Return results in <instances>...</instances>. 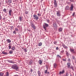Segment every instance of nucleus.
Masks as SVG:
<instances>
[{
	"label": "nucleus",
	"mask_w": 76,
	"mask_h": 76,
	"mask_svg": "<svg viewBox=\"0 0 76 76\" xmlns=\"http://www.w3.org/2000/svg\"><path fill=\"white\" fill-rule=\"evenodd\" d=\"M11 67L12 69L16 70L17 71L18 70V69H19V68H18V66H17V65H12Z\"/></svg>",
	"instance_id": "nucleus-1"
},
{
	"label": "nucleus",
	"mask_w": 76,
	"mask_h": 76,
	"mask_svg": "<svg viewBox=\"0 0 76 76\" xmlns=\"http://www.w3.org/2000/svg\"><path fill=\"white\" fill-rule=\"evenodd\" d=\"M48 24L46 23H45L44 25H43V28H44L45 31H47L46 28H47V27H48Z\"/></svg>",
	"instance_id": "nucleus-2"
},
{
	"label": "nucleus",
	"mask_w": 76,
	"mask_h": 76,
	"mask_svg": "<svg viewBox=\"0 0 76 76\" xmlns=\"http://www.w3.org/2000/svg\"><path fill=\"white\" fill-rule=\"evenodd\" d=\"M33 17H34V19H35L36 20H38V19H39L37 15H33Z\"/></svg>",
	"instance_id": "nucleus-3"
},
{
	"label": "nucleus",
	"mask_w": 76,
	"mask_h": 76,
	"mask_svg": "<svg viewBox=\"0 0 76 76\" xmlns=\"http://www.w3.org/2000/svg\"><path fill=\"white\" fill-rule=\"evenodd\" d=\"M57 16H60L61 14H60V11H59L57 12Z\"/></svg>",
	"instance_id": "nucleus-4"
},
{
	"label": "nucleus",
	"mask_w": 76,
	"mask_h": 76,
	"mask_svg": "<svg viewBox=\"0 0 76 76\" xmlns=\"http://www.w3.org/2000/svg\"><path fill=\"white\" fill-rule=\"evenodd\" d=\"M54 4L55 5V7H57V3L56 0H54Z\"/></svg>",
	"instance_id": "nucleus-5"
},
{
	"label": "nucleus",
	"mask_w": 76,
	"mask_h": 76,
	"mask_svg": "<svg viewBox=\"0 0 76 76\" xmlns=\"http://www.w3.org/2000/svg\"><path fill=\"white\" fill-rule=\"evenodd\" d=\"M73 5L72 4L71 5V7L70 8V10L71 11H73Z\"/></svg>",
	"instance_id": "nucleus-6"
},
{
	"label": "nucleus",
	"mask_w": 76,
	"mask_h": 76,
	"mask_svg": "<svg viewBox=\"0 0 76 76\" xmlns=\"http://www.w3.org/2000/svg\"><path fill=\"white\" fill-rule=\"evenodd\" d=\"M70 51L71 52V53H75V51L74 50L71 49L70 48Z\"/></svg>",
	"instance_id": "nucleus-7"
},
{
	"label": "nucleus",
	"mask_w": 76,
	"mask_h": 76,
	"mask_svg": "<svg viewBox=\"0 0 76 76\" xmlns=\"http://www.w3.org/2000/svg\"><path fill=\"white\" fill-rule=\"evenodd\" d=\"M31 26L33 28H34V29H35V26H34L33 23H31Z\"/></svg>",
	"instance_id": "nucleus-8"
},
{
	"label": "nucleus",
	"mask_w": 76,
	"mask_h": 76,
	"mask_svg": "<svg viewBox=\"0 0 76 76\" xmlns=\"http://www.w3.org/2000/svg\"><path fill=\"white\" fill-rule=\"evenodd\" d=\"M2 53L3 54H4V55H7V54H8V53L4 51H3L2 52Z\"/></svg>",
	"instance_id": "nucleus-9"
},
{
	"label": "nucleus",
	"mask_w": 76,
	"mask_h": 76,
	"mask_svg": "<svg viewBox=\"0 0 76 76\" xmlns=\"http://www.w3.org/2000/svg\"><path fill=\"white\" fill-rule=\"evenodd\" d=\"M66 54L67 56V57H69V54H70L68 52H67V51H66Z\"/></svg>",
	"instance_id": "nucleus-10"
},
{
	"label": "nucleus",
	"mask_w": 76,
	"mask_h": 76,
	"mask_svg": "<svg viewBox=\"0 0 76 76\" xmlns=\"http://www.w3.org/2000/svg\"><path fill=\"white\" fill-rule=\"evenodd\" d=\"M7 61H8L9 63H13V64L15 63V62H14V61H12L8 60Z\"/></svg>",
	"instance_id": "nucleus-11"
},
{
	"label": "nucleus",
	"mask_w": 76,
	"mask_h": 76,
	"mask_svg": "<svg viewBox=\"0 0 76 76\" xmlns=\"http://www.w3.org/2000/svg\"><path fill=\"white\" fill-rule=\"evenodd\" d=\"M62 46L64 48H67L68 47L67 46H66L65 45L63 44L62 45Z\"/></svg>",
	"instance_id": "nucleus-12"
},
{
	"label": "nucleus",
	"mask_w": 76,
	"mask_h": 76,
	"mask_svg": "<svg viewBox=\"0 0 76 76\" xmlns=\"http://www.w3.org/2000/svg\"><path fill=\"white\" fill-rule=\"evenodd\" d=\"M12 10H10L9 12V15L10 16H11L12 15L11 14V13H12Z\"/></svg>",
	"instance_id": "nucleus-13"
},
{
	"label": "nucleus",
	"mask_w": 76,
	"mask_h": 76,
	"mask_svg": "<svg viewBox=\"0 0 76 76\" xmlns=\"http://www.w3.org/2000/svg\"><path fill=\"white\" fill-rule=\"evenodd\" d=\"M53 26L55 28H56L57 27V24H56V23H54L53 24Z\"/></svg>",
	"instance_id": "nucleus-14"
},
{
	"label": "nucleus",
	"mask_w": 76,
	"mask_h": 76,
	"mask_svg": "<svg viewBox=\"0 0 76 76\" xmlns=\"http://www.w3.org/2000/svg\"><path fill=\"white\" fill-rule=\"evenodd\" d=\"M68 68H70V63H67Z\"/></svg>",
	"instance_id": "nucleus-15"
},
{
	"label": "nucleus",
	"mask_w": 76,
	"mask_h": 76,
	"mask_svg": "<svg viewBox=\"0 0 76 76\" xmlns=\"http://www.w3.org/2000/svg\"><path fill=\"white\" fill-rule=\"evenodd\" d=\"M45 73L46 74H49V73H50V72H47V70H45Z\"/></svg>",
	"instance_id": "nucleus-16"
},
{
	"label": "nucleus",
	"mask_w": 76,
	"mask_h": 76,
	"mask_svg": "<svg viewBox=\"0 0 76 76\" xmlns=\"http://www.w3.org/2000/svg\"><path fill=\"white\" fill-rule=\"evenodd\" d=\"M31 64H32V60L30 61L29 62V65H31Z\"/></svg>",
	"instance_id": "nucleus-17"
},
{
	"label": "nucleus",
	"mask_w": 76,
	"mask_h": 76,
	"mask_svg": "<svg viewBox=\"0 0 76 76\" xmlns=\"http://www.w3.org/2000/svg\"><path fill=\"white\" fill-rule=\"evenodd\" d=\"M64 72V71L63 70L62 71V72H60L59 73V75H61V74H63V73Z\"/></svg>",
	"instance_id": "nucleus-18"
},
{
	"label": "nucleus",
	"mask_w": 76,
	"mask_h": 76,
	"mask_svg": "<svg viewBox=\"0 0 76 76\" xmlns=\"http://www.w3.org/2000/svg\"><path fill=\"white\" fill-rule=\"evenodd\" d=\"M38 74L39 76H40L41 75V72L39 71H38Z\"/></svg>",
	"instance_id": "nucleus-19"
},
{
	"label": "nucleus",
	"mask_w": 76,
	"mask_h": 76,
	"mask_svg": "<svg viewBox=\"0 0 76 76\" xmlns=\"http://www.w3.org/2000/svg\"><path fill=\"white\" fill-rule=\"evenodd\" d=\"M62 30H63V29L62 28H60L59 29V32H61V31H62Z\"/></svg>",
	"instance_id": "nucleus-20"
},
{
	"label": "nucleus",
	"mask_w": 76,
	"mask_h": 76,
	"mask_svg": "<svg viewBox=\"0 0 76 76\" xmlns=\"http://www.w3.org/2000/svg\"><path fill=\"white\" fill-rule=\"evenodd\" d=\"M66 10H69V7L68 6L66 7L65 8Z\"/></svg>",
	"instance_id": "nucleus-21"
},
{
	"label": "nucleus",
	"mask_w": 76,
	"mask_h": 76,
	"mask_svg": "<svg viewBox=\"0 0 76 76\" xmlns=\"http://www.w3.org/2000/svg\"><path fill=\"white\" fill-rule=\"evenodd\" d=\"M7 42H8L9 43H10V42H11V41L10 40V39H8L7 40Z\"/></svg>",
	"instance_id": "nucleus-22"
},
{
	"label": "nucleus",
	"mask_w": 76,
	"mask_h": 76,
	"mask_svg": "<svg viewBox=\"0 0 76 76\" xmlns=\"http://www.w3.org/2000/svg\"><path fill=\"white\" fill-rule=\"evenodd\" d=\"M4 73L2 72H0V76H3Z\"/></svg>",
	"instance_id": "nucleus-23"
},
{
	"label": "nucleus",
	"mask_w": 76,
	"mask_h": 76,
	"mask_svg": "<svg viewBox=\"0 0 76 76\" xmlns=\"http://www.w3.org/2000/svg\"><path fill=\"white\" fill-rule=\"evenodd\" d=\"M69 67L70 69H72L73 70H74V69H73V67L72 66H71L70 67L69 66Z\"/></svg>",
	"instance_id": "nucleus-24"
},
{
	"label": "nucleus",
	"mask_w": 76,
	"mask_h": 76,
	"mask_svg": "<svg viewBox=\"0 0 76 76\" xmlns=\"http://www.w3.org/2000/svg\"><path fill=\"white\" fill-rule=\"evenodd\" d=\"M39 63L40 64H41L42 63V61L41 60H39Z\"/></svg>",
	"instance_id": "nucleus-25"
},
{
	"label": "nucleus",
	"mask_w": 76,
	"mask_h": 76,
	"mask_svg": "<svg viewBox=\"0 0 76 76\" xmlns=\"http://www.w3.org/2000/svg\"><path fill=\"white\" fill-rule=\"evenodd\" d=\"M38 45L39 46H41L42 45V43L41 42L39 43Z\"/></svg>",
	"instance_id": "nucleus-26"
},
{
	"label": "nucleus",
	"mask_w": 76,
	"mask_h": 76,
	"mask_svg": "<svg viewBox=\"0 0 76 76\" xmlns=\"http://www.w3.org/2000/svg\"><path fill=\"white\" fill-rule=\"evenodd\" d=\"M8 1L9 3H12V0H8Z\"/></svg>",
	"instance_id": "nucleus-27"
},
{
	"label": "nucleus",
	"mask_w": 76,
	"mask_h": 76,
	"mask_svg": "<svg viewBox=\"0 0 76 76\" xmlns=\"http://www.w3.org/2000/svg\"><path fill=\"white\" fill-rule=\"evenodd\" d=\"M15 47L14 46L12 48V50H15Z\"/></svg>",
	"instance_id": "nucleus-28"
},
{
	"label": "nucleus",
	"mask_w": 76,
	"mask_h": 76,
	"mask_svg": "<svg viewBox=\"0 0 76 76\" xmlns=\"http://www.w3.org/2000/svg\"><path fill=\"white\" fill-rule=\"evenodd\" d=\"M54 67L55 68H56V66H57V65L56 64H54Z\"/></svg>",
	"instance_id": "nucleus-29"
},
{
	"label": "nucleus",
	"mask_w": 76,
	"mask_h": 76,
	"mask_svg": "<svg viewBox=\"0 0 76 76\" xmlns=\"http://www.w3.org/2000/svg\"><path fill=\"white\" fill-rule=\"evenodd\" d=\"M6 76H9V72H7L6 74Z\"/></svg>",
	"instance_id": "nucleus-30"
},
{
	"label": "nucleus",
	"mask_w": 76,
	"mask_h": 76,
	"mask_svg": "<svg viewBox=\"0 0 76 76\" xmlns=\"http://www.w3.org/2000/svg\"><path fill=\"white\" fill-rule=\"evenodd\" d=\"M10 54H12L13 53V51L12 50H11L9 52Z\"/></svg>",
	"instance_id": "nucleus-31"
},
{
	"label": "nucleus",
	"mask_w": 76,
	"mask_h": 76,
	"mask_svg": "<svg viewBox=\"0 0 76 76\" xmlns=\"http://www.w3.org/2000/svg\"><path fill=\"white\" fill-rule=\"evenodd\" d=\"M15 31H19V30H18V29L17 28H16L15 29Z\"/></svg>",
	"instance_id": "nucleus-32"
},
{
	"label": "nucleus",
	"mask_w": 76,
	"mask_h": 76,
	"mask_svg": "<svg viewBox=\"0 0 76 76\" xmlns=\"http://www.w3.org/2000/svg\"><path fill=\"white\" fill-rule=\"evenodd\" d=\"M19 19H20V21H21V20H22V17H20Z\"/></svg>",
	"instance_id": "nucleus-33"
},
{
	"label": "nucleus",
	"mask_w": 76,
	"mask_h": 76,
	"mask_svg": "<svg viewBox=\"0 0 76 76\" xmlns=\"http://www.w3.org/2000/svg\"><path fill=\"white\" fill-rule=\"evenodd\" d=\"M64 50H63L61 51V53H64Z\"/></svg>",
	"instance_id": "nucleus-34"
},
{
	"label": "nucleus",
	"mask_w": 76,
	"mask_h": 76,
	"mask_svg": "<svg viewBox=\"0 0 76 76\" xmlns=\"http://www.w3.org/2000/svg\"><path fill=\"white\" fill-rule=\"evenodd\" d=\"M57 57H59V58H61V56H60V55H57Z\"/></svg>",
	"instance_id": "nucleus-35"
},
{
	"label": "nucleus",
	"mask_w": 76,
	"mask_h": 76,
	"mask_svg": "<svg viewBox=\"0 0 76 76\" xmlns=\"http://www.w3.org/2000/svg\"><path fill=\"white\" fill-rule=\"evenodd\" d=\"M75 12H74L73 13V14H72V16H75Z\"/></svg>",
	"instance_id": "nucleus-36"
},
{
	"label": "nucleus",
	"mask_w": 76,
	"mask_h": 76,
	"mask_svg": "<svg viewBox=\"0 0 76 76\" xmlns=\"http://www.w3.org/2000/svg\"><path fill=\"white\" fill-rule=\"evenodd\" d=\"M3 11H4V12H6V9H4V10H3Z\"/></svg>",
	"instance_id": "nucleus-37"
},
{
	"label": "nucleus",
	"mask_w": 76,
	"mask_h": 76,
	"mask_svg": "<svg viewBox=\"0 0 76 76\" xmlns=\"http://www.w3.org/2000/svg\"><path fill=\"white\" fill-rule=\"evenodd\" d=\"M13 34H16V32L14 31L13 32Z\"/></svg>",
	"instance_id": "nucleus-38"
},
{
	"label": "nucleus",
	"mask_w": 76,
	"mask_h": 76,
	"mask_svg": "<svg viewBox=\"0 0 76 76\" xmlns=\"http://www.w3.org/2000/svg\"><path fill=\"white\" fill-rule=\"evenodd\" d=\"M24 51L25 52H27V50H26V49H25Z\"/></svg>",
	"instance_id": "nucleus-39"
},
{
	"label": "nucleus",
	"mask_w": 76,
	"mask_h": 76,
	"mask_svg": "<svg viewBox=\"0 0 76 76\" xmlns=\"http://www.w3.org/2000/svg\"><path fill=\"white\" fill-rule=\"evenodd\" d=\"M54 44H57V42L55 41V42H54Z\"/></svg>",
	"instance_id": "nucleus-40"
},
{
	"label": "nucleus",
	"mask_w": 76,
	"mask_h": 76,
	"mask_svg": "<svg viewBox=\"0 0 76 76\" xmlns=\"http://www.w3.org/2000/svg\"><path fill=\"white\" fill-rule=\"evenodd\" d=\"M63 60L64 61H66V59H63Z\"/></svg>",
	"instance_id": "nucleus-41"
},
{
	"label": "nucleus",
	"mask_w": 76,
	"mask_h": 76,
	"mask_svg": "<svg viewBox=\"0 0 76 76\" xmlns=\"http://www.w3.org/2000/svg\"><path fill=\"white\" fill-rule=\"evenodd\" d=\"M9 49H10L11 48V46L9 45Z\"/></svg>",
	"instance_id": "nucleus-42"
},
{
	"label": "nucleus",
	"mask_w": 76,
	"mask_h": 76,
	"mask_svg": "<svg viewBox=\"0 0 76 76\" xmlns=\"http://www.w3.org/2000/svg\"><path fill=\"white\" fill-rule=\"evenodd\" d=\"M38 15L39 16H41V14H38Z\"/></svg>",
	"instance_id": "nucleus-43"
},
{
	"label": "nucleus",
	"mask_w": 76,
	"mask_h": 76,
	"mask_svg": "<svg viewBox=\"0 0 76 76\" xmlns=\"http://www.w3.org/2000/svg\"><path fill=\"white\" fill-rule=\"evenodd\" d=\"M28 12L27 11L25 12L26 14H28Z\"/></svg>",
	"instance_id": "nucleus-44"
},
{
	"label": "nucleus",
	"mask_w": 76,
	"mask_h": 76,
	"mask_svg": "<svg viewBox=\"0 0 76 76\" xmlns=\"http://www.w3.org/2000/svg\"><path fill=\"white\" fill-rule=\"evenodd\" d=\"M70 1L73 2L74 1V0H69Z\"/></svg>",
	"instance_id": "nucleus-45"
},
{
	"label": "nucleus",
	"mask_w": 76,
	"mask_h": 76,
	"mask_svg": "<svg viewBox=\"0 0 76 76\" xmlns=\"http://www.w3.org/2000/svg\"><path fill=\"white\" fill-rule=\"evenodd\" d=\"M68 75H69V74H68V73H66V76H68Z\"/></svg>",
	"instance_id": "nucleus-46"
},
{
	"label": "nucleus",
	"mask_w": 76,
	"mask_h": 76,
	"mask_svg": "<svg viewBox=\"0 0 76 76\" xmlns=\"http://www.w3.org/2000/svg\"><path fill=\"white\" fill-rule=\"evenodd\" d=\"M1 19H2L1 16V15H0V20H1Z\"/></svg>",
	"instance_id": "nucleus-47"
},
{
	"label": "nucleus",
	"mask_w": 76,
	"mask_h": 76,
	"mask_svg": "<svg viewBox=\"0 0 76 76\" xmlns=\"http://www.w3.org/2000/svg\"><path fill=\"white\" fill-rule=\"evenodd\" d=\"M68 61H70V59H68Z\"/></svg>",
	"instance_id": "nucleus-48"
},
{
	"label": "nucleus",
	"mask_w": 76,
	"mask_h": 76,
	"mask_svg": "<svg viewBox=\"0 0 76 76\" xmlns=\"http://www.w3.org/2000/svg\"><path fill=\"white\" fill-rule=\"evenodd\" d=\"M58 49V47H57L56 48V50H57Z\"/></svg>",
	"instance_id": "nucleus-49"
},
{
	"label": "nucleus",
	"mask_w": 76,
	"mask_h": 76,
	"mask_svg": "<svg viewBox=\"0 0 76 76\" xmlns=\"http://www.w3.org/2000/svg\"><path fill=\"white\" fill-rule=\"evenodd\" d=\"M47 21L48 22H50V20H47Z\"/></svg>",
	"instance_id": "nucleus-50"
},
{
	"label": "nucleus",
	"mask_w": 76,
	"mask_h": 76,
	"mask_svg": "<svg viewBox=\"0 0 76 76\" xmlns=\"http://www.w3.org/2000/svg\"><path fill=\"white\" fill-rule=\"evenodd\" d=\"M52 18H54V16L53 15H52Z\"/></svg>",
	"instance_id": "nucleus-51"
},
{
	"label": "nucleus",
	"mask_w": 76,
	"mask_h": 76,
	"mask_svg": "<svg viewBox=\"0 0 76 76\" xmlns=\"http://www.w3.org/2000/svg\"><path fill=\"white\" fill-rule=\"evenodd\" d=\"M72 58H73V59H75V57L73 56V57H72Z\"/></svg>",
	"instance_id": "nucleus-52"
},
{
	"label": "nucleus",
	"mask_w": 76,
	"mask_h": 76,
	"mask_svg": "<svg viewBox=\"0 0 76 76\" xmlns=\"http://www.w3.org/2000/svg\"><path fill=\"white\" fill-rule=\"evenodd\" d=\"M31 72H32V69H31Z\"/></svg>",
	"instance_id": "nucleus-53"
},
{
	"label": "nucleus",
	"mask_w": 76,
	"mask_h": 76,
	"mask_svg": "<svg viewBox=\"0 0 76 76\" xmlns=\"http://www.w3.org/2000/svg\"><path fill=\"white\" fill-rule=\"evenodd\" d=\"M28 31H31V30H28V29H27Z\"/></svg>",
	"instance_id": "nucleus-54"
},
{
	"label": "nucleus",
	"mask_w": 76,
	"mask_h": 76,
	"mask_svg": "<svg viewBox=\"0 0 76 76\" xmlns=\"http://www.w3.org/2000/svg\"><path fill=\"white\" fill-rule=\"evenodd\" d=\"M6 3H7V1H6Z\"/></svg>",
	"instance_id": "nucleus-55"
},
{
	"label": "nucleus",
	"mask_w": 76,
	"mask_h": 76,
	"mask_svg": "<svg viewBox=\"0 0 76 76\" xmlns=\"http://www.w3.org/2000/svg\"><path fill=\"white\" fill-rule=\"evenodd\" d=\"M17 27H19V26H18Z\"/></svg>",
	"instance_id": "nucleus-56"
},
{
	"label": "nucleus",
	"mask_w": 76,
	"mask_h": 76,
	"mask_svg": "<svg viewBox=\"0 0 76 76\" xmlns=\"http://www.w3.org/2000/svg\"><path fill=\"white\" fill-rule=\"evenodd\" d=\"M43 0H42V1H43Z\"/></svg>",
	"instance_id": "nucleus-57"
},
{
	"label": "nucleus",
	"mask_w": 76,
	"mask_h": 76,
	"mask_svg": "<svg viewBox=\"0 0 76 76\" xmlns=\"http://www.w3.org/2000/svg\"><path fill=\"white\" fill-rule=\"evenodd\" d=\"M75 76H76V75H75Z\"/></svg>",
	"instance_id": "nucleus-58"
}]
</instances>
